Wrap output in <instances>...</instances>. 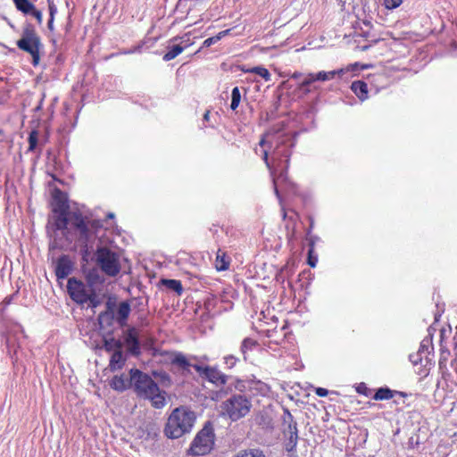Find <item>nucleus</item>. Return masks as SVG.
Returning <instances> with one entry per match:
<instances>
[{
	"mask_svg": "<svg viewBox=\"0 0 457 457\" xmlns=\"http://www.w3.org/2000/svg\"><path fill=\"white\" fill-rule=\"evenodd\" d=\"M153 374L155 378L159 377L162 379V381H165V380L170 381V377L166 372H160V373L154 372Z\"/></svg>",
	"mask_w": 457,
	"mask_h": 457,
	"instance_id": "48",
	"label": "nucleus"
},
{
	"mask_svg": "<svg viewBox=\"0 0 457 457\" xmlns=\"http://www.w3.org/2000/svg\"><path fill=\"white\" fill-rule=\"evenodd\" d=\"M298 432L297 423L294 421L288 424H282V433L287 435L288 433Z\"/></svg>",
	"mask_w": 457,
	"mask_h": 457,
	"instance_id": "37",
	"label": "nucleus"
},
{
	"mask_svg": "<svg viewBox=\"0 0 457 457\" xmlns=\"http://www.w3.org/2000/svg\"><path fill=\"white\" fill-rule=\"evenodd\" d=\"M110 386L112 389L118 392H123L129 388H132V383L130 382V377L128 378L125 375L114 376Z\"/></svg>",
	"mask_w": 457,
	"mask_h": 457,
	"instance_id": "18",
	"label": "nucleus"
},
{
	"mask_svg": "<svg viewBox=\"0 0 457 457\" xmlns=\"http://www.w3.org/2000/svg\"><path fill=\"white\" fill-rule=\"evenodd\" d=\"M38 139V132L37 130H32L29 135V151H34L37 145Z\"/></svg>",
	"mask_w": 457,
	"mask_h": 457,
	"instance_id": "35",
	"label": "nucleus"
},
{
	"mask_svg": "<svg viewBox=\"0 0 457 457\" xmlns=\"http://www.w3.org/2000/svg\"><path fill=\"white\" fill-rule=\"evenodd\" d=\"M130 312L129 301L117 303L116 299L109 298L105 303V310L99 313L97 320L101 328L112 327L114 321L123 328L128 324Z\"/></svg>",
	"mask_w": 457,
	"mask_h": 457,
	"instance_id": "4",
	"label": "nucleus"
},
{
	"mask_svg": "<svg viewBox=\"0 0 457 457\" xmlns=\"http://www.w3.org/2000/svg\"><path fill=\"white\" fill-rule=\"evenodd\" d=\"M210 119V111H207L204 114V121H208Z\"/></svg>",
	"mask_w": 457,
	"mask_h": 457,
	"instance_id": "53",
	"label": "nucleus"
},
{
	"mask_svg": "<svg viewBox=\"0 0 457 457\" xmlns=\"http://www.w3.org/2000/svg\"><path fill=\"white\" fill-rule=\"evenodd\" d=\"M124 343L128 347V352L135 357H137L141 353L140 342L138 339V334L135 328H129L124 336Z\"/></svg>",
	"mask_w": 457,
	"mask_h": 457,
	"instance_id": "11",
	"label": "nucleus"
},
{
	"mask_svg": "<svg viewBox=\"0 0 457 457\" xmlns=\"http://www.w3.org/2000/svg\"><path fill=\"white\" fill-rule=\"evenodd\" d=\"M351 89L361 101L368 98V85L362 80H357L352 83Z\"/></svg>",
	"mask_w": 457,
	"mask_h": 457,
	"instance_id": "22",
	"label": "nucleus"
},
{
	"mask_svg": "<svg viewBox=\"0 0 457 457\" xmlns=\"http://www.w3.org/2000/svg\"><path fill=\"white\" fill-rule=\"evenodd\" d=\"M53 216L49 222L54 230L62 231V235L69 243L75 242L79 248L82 260L87 262L94 252L96 235L94 231L95 221L82 215L79 212H70L65 195L59 189L54 195L52 208Z\"/></svg>",
	"mask_w": 457,
	"mask_h": 457,
	"instance_id": "1",
	"label": "nucleus"
},
{
	"mask_svg": "<svg viewBox=\"0 0 457 457\" xmlns=\"http://www.w3.org/2000/svg\"><path fill=\"white\" fill-rule=\"evenodd\" d=\"M214 434L212 426L208 423L197 433L189 448V453L194 456L207 454L212 448Z\"/></svg>",
	"mask_w": 457,
	"mask_h": 457,
	"instance_id": "9",
	"label": "nucleus"
},
{
	"mask_svg": "<svg viewBox=\"0 0 457 457\" xmlns=\"http://www.w3.org/2000/svg\"><path fill=\"white\" fill-rule=\"evenodd\" d=\"M241 101V94L239 91V88L237 87H234L231 92V104L230 108L231 110L235 111Z\"/></svg>",
	"mask_w": 457,
	"mask_h": 457,
	"instance_id": "33",
	"label": "nucleus"
},
{
	"mask_svg": "<svg viewBox=\"0 0 457 457\" xmlns=\"http://www.w3.org/2000/svg\"><path fill=\"white\" fill-rule=\"evenodd\" d=\"M236 389L239 390L240 392H243L245 388V383L242 380H237L235 385Z\"/></svg>",
	"mask_w": 457,
	"mask_h": 457,
	"instance_id": "49",
	"label": "nucleus"
},
{
	"mask_svg": "<svg viewBox=\"0 0 457 457\" xmlns=\"http://www.w3.org/2000/svg\"><path fill=\"white\" fill-rule=\"evenodd\" d=\"M396 395H399L403 397L407 396V394L403 392L391 390L388 387H379L377 389L372 398L376 401L389 400Z\"/></svg>",
	"mask_w": 457,
	"mask_h": 457,
	"instance_id": "20",
	"label": "nucleus"
},
{
	"mask_svg": "<svg viewBox=\"0 0 457 457\" xmlns=\"http://www.w3.org/2000/svg\"><path fill=\"white\" fill-rule=\"evenodd\" d=\"M185 49V46L180 45H173L171 46H168V52L163 55L162 59L165 62H169L176 58L179 54H180Z\"/></svg>",
	"mask_w": 457,
	"mask_h": 457,
	"instance_id": "27",
	"label": "nucleus"
},
{
	"mask_svg": "<svg viewBox=\"0 0 457 457\" xmlns=\"http://www.w3.org/2000/svg\"><path fill=\"white\" fill-rule=\"evenodd\" d=\"M230 32V29H226V30H222L220 32H219L216 36L214 37H208L207 39H205L204 41V47H209L211 46L212 45L217 43L219 40H220L222 37H224L225 36H227L228 33Z\"/></svg>",
	"mask_w": 457,
	"mask_h": 457,
	"instance_id": "31",
	"label": "nucleus"
},
{
	"mask_svg": "<svg viewBox=\"0 0 457 457\" xmlns=\"http://www.w3.org/2000/svg\"><path fill=\"white\" fill-rule=\"evenodd\" d=\"M298 133L293 135H283L278 137L276 147L271 155V160L279 163L280 170L278 179H287V172L289 166V159L291 156V148L295 145V137Z\"/></svg>",
	"mask_w": 457,
	"mask_h": 457,
	"instance_id": "7",
	"label": "nucleus"
},
{
	"mask_svg": "<svg viewBox=\"0 0 457 457\" xmlns=\"http://www.w3.org/2000/svg\"><path fill=\"white\" fill-rule=\"evenodd\" d=\"M239 361V358L233 355V354H228L223 357V362L228 369L234 368L237 363Z\"/></svg>",
	"mask_w": 457,
	"mask_h": 457,
	"instance_id": "36",
	"label": "nucleus"
},
{
	"mask_svg": "<svg viewBox=\"0 0 457 457\" xmlns=\"http://www.w3.org/2000/svg\"><path fill=\"white\" fill-rule=\"evenodd\" d=\"M29 15L34 17L39 25L42 24L43 13L40 10L37 9L36 6L33 8V11H31Z\"/></svg>",
	"mask_w": 457,
	"mask_h": 457,
	"instance_id": "40",
	"label": "nucleus"
},
{
	"mask_svg": "<svg viewBox=\"0 0 457 457\" xmlns=\"http://www.w3.org/2000/svg\"><path fill=\"white\" fill-rule=\"evenodd\" d=\"M95 260L101 271L109 277H116L120 271V255L107 246H98Z\"/></svg>",
	"mask_w": 457,
	"mask_h": 457,
	"instance_id": "8",
	"label": "nucleus"
},
{
	"mask_svg": "<svg viewBox=\"0 0 457 457\" xmlns=\"http://www.w3.org/2000/svg\"><path fill=\"white\" fill-rule=\"evenodd\" d=\"M195 414L185 406L175 408L170 414L164 434L167 437L175 439L179 438L187 433H189L195 421Z\"/></svg>",
	"mask_w": 457,
	"mask_h": 457,
	"instance_id": "3",
	"label": "nucleus"
},
{
	"mask_svg": "<svg viewBox=\"0 0 457 457\" xmlns=\"http://www.w3.org/2000/svg\"><path fill=\"white\" fill-rule=\"evenodd\" d=\"M252 400L244 394H232L220 404L221 414L232 421L245 418L252 409Z\"/></svg>",
	"mask_w": 457,
	"mask_h": 457,
	"instance_id": "5",
	"label": "nucleus"
},
{
	"mask_svg": "<svg viewBox=\"0 0 457 457\" xmlns=\"http://www.w3.org/2000/svg\"><path fill=\"white\" fill-rule=\"evenodd\" d=\"M294 236H295V232H294V231H292L290 234H287V238H288L289 240H291V239L294 237Z\"/></svg>",
	"mask_w": 457,
	"mask_h": 457,
	"instance_id": "54",
	"label": "nucleus"
},
{
	"mask_svg": "<svg viewBox=\"0 0 457 457\" xmlns=\"http://www.w3.org/2000/svg\"><path fill=\"white\" fill-rule=\"evenodd\" d=\"M285 437V449L291 456L295 453L296 445L298 443V432L288 433L284 435Z\"/></svg>",
	"mask_w": 457,
	"mask_h": 457,
	"instance_id": "23",
	"label": "nucleus"
},
{
	"mask_svg": "<svg viewBox=\"0 0 457 457\" xmlns=\"http://www.w3.org/2000/svg\"><path fill=\"white\" fill-rule=\"evenodd\" d=\"M72 270L73 262L69 255L62 254L57 259L54 269L57 279L66 278L72 272Z\"/></svg>",
	"mask_w": 457,
	"mask_h": 457,
	"instance_id": "12",
	"label": "nucleus"
},
{
	"mask_svg": "<svg viewBox=\"0 0 457 457\" xmlns=\"http://www.w3.org/2000/svg\"><path fill=\"white\" fill-rule=\"evenodd\" d=\"M265 144H266V141L262 138V139L260 141V145H261L262 147H263Z\"/></svg>",
	"mask_w": 457,
	"mask_h": 457,
	"instance_id": "55",
	"label": "nucleus"
},
{
	"mask_svg": "<svg viewBox=\"0 0 457 457\" xmlns=\"http://www.w3.org/2000/svg\"><path fill=\"white\" fill-rule=\"evenodd\" d=\"M306 74H303L302 72H299V71H295L294 72L292 75H291V79H295L296 81V83H298L299 81H301L303 77L305 76Z\"/></svg>",
	"mask_w": 457,
	"mask_h": 457,
	"instance_id": "47",
	"label": "nucleus"
},
{
	"mask_svg": "<svg viewBox=\"0 0 457 457\" xmlns=\"http://www.w3.org/2000/svg\"><path fill=\"white\" fill-rule=\"evenodd\" d=\"M248 71L261 76L262 79H265V81H270L271 79V74L266 68L262 66L253 67L250 69Z\"/></svg>",
	"mask_w": 457,
	"mask_h": 457,
	"instance_id": "32",
	"label": "nucleus"
},
{
	"mask_svg": "<svg viewBox=\"0 0 457 457\" xmlns=\"http://www.w3.org/2000/svg\"><path fill=\"white\" fill-rule=\"evenodd\" d=\"M258 345V342L251 337H245L240 345V353L243 355L244 361H247L248 359V352L253 351L254 347Z\"/></svg>",
	"mask_w": 457,
	"mask_h": 457,
	"instance_id": "25",
	"label": "nucleus"
},
{
	"mask_svg": "<svg viewBox=\"0 0 457 457\" xmlns=\"http://www.w3.org/2000/svg\"><path fill=\"white\" fill-rule=\"evenodd\" d=\"M54 19L49 18L48 22H47V28L51 32H53L54 30Z\"/></svg>",
	"mask_w": 457,
	"mask_h": 457,
	"instance_id": "51",
	"label": "nucleus"
},
{
	"mask_svg": "<svg viewBox=\"0 0 457 457\" xmlns=\"http://www.w3.org/2000/svg\"><path fill=\"white\" fill-rule=\"evenodd\" d=\"M345 73V69H339L331 71H319L317 73H310V76L314 83L316 81L331 80L336 77V75L342 76Z\"/></svg>",
	"mask_w": 457,
	"mask_h": 457,
	"instance_id": "19",
	"label": "nucleus"
},
{
	"mask_svg": "<svg viewBox=\"0 0 457 457\" xmlns=\"http://www.w3.org/2000/svg\"><path fill=\"white\" fill-rule=\"evenodd\" d=\"M409 360L413 365H418L421 362L422 357L421 354L417 352L416 353L410 354Z\"/></svg>",
	"mask_w": 457,
	"mask_h": 457,
	"instance_id": "43",
	"label": "nucleus"
},
{
	"mask_svg": "<svg viewBox=\"0 0 457 457\" xmlns=\"http://www.w3.org/2000/svg\"><path fill=\"white\" fill-rule=\"evenodd\" d=\"M310 245H311V249L309 250V258H308V264L311 266V267H315L316 266V263H317V259L316 258H312V247H313V241L311 239L310 241Z\"/></svg>",
	"mask_w": 457,
	"mask_h": 457,
	"instance_id": "44",
	"label": "nucleus"
},
{
	"mask_svg": "<svg viewBox=\"0 0 457 457\" xmlns=\"http://www.w3.org/2000/svg\"><path fill=\"white\" fill-rule=\"evenodd\" d=\"M228 376L223 374L220 370H219L215 367H210L206 370V374L204 378L207 379L211 383L215 384L216 386H222L227 383Z\"/></svg>",
	"mask_w": 457,
	"mask_h": 457,
	"instance_id": "17",
	"label": "nucleus"
},
{
	"mask_svg": "<svg viewBox=\"0 0 457 457\" xmlns=\"http://www.w3.org/2000/svg\"><path fill=\"white\" fill-rule=\"evenodd\" d=\"M129 374L132 388L138 397L150 400L152 406L156 409L165 406V392L160 390L157 383L148 374L138 369H131Z\"/></svg>",
	"mask_w": 457,
	"mask_h": 457,
	"instance_id": "2",
	"label": "nucleus"
},
{
	"mask_svg": "<svg viewBox=\"0 0 457 457\" xmlns=\"http://www.w3.org/2000/svg\"><path fill=\"white\" fill-rule=\"evenodd\" d=\"M71 28V16H69L68 22L65 25V32L68 33L70 31Z\"/></svg>",
	"mask_w": 457,
	"mask_h": 457,
	"instance_id": "52",
	"label": "nucleus"
},
{
	"mask_svg": "<svg viewBox=\"0 0 457 457\" xmlns=\"http://www.w3.org/2000/svg\"><path fill=\"white\" fill-rule=\"evenodd\" d=\"M250 388L256 390L262 395H266L270 392V386L261 380H252Z\"/></svg>",
	"mask_w": 457,
	"mask_h": 457,
	"instance_id": "29",
	"label": "nucleus"
},
{
	"mask_svg": "<svg viewBox=\"0 0 457 457\" xmlns=\"http://www.w3.org/2000/svg\"><path fill=\"white\" fill-rule=\"evenodd\" d=\"M262 160L264 161L267 168L269 169L270 175L272 176L273 184H274V191L278 199H280L279 191L278 189V181H285L286 179H278V176L276 175L277 171L280 170L279 163L273 162H272L269 159V153L267 149H263L262 152Z\"/></svg>",
	"mask_w": 457,
	"mask_h": 457,
	"instance_id": "14",
	"label": "nucleus"
},
{
	"mask_svg": "<svg viewBox=\"0 0 457 457\" xmlns=\"http://www.w3.org/2000/svg\"><path fill=\"white\" fill-rule=\"evenodd\" d=\"M68 291L71 297L77 303H87V294L89 289L87 286L76 278H71L68 280L67 285Z\"/></svg>",
	"mask_w": 457,
	"mask_h": 457,
	"instance_id": "10",
	"label": "nucleus"
},
{
	"mask_svg": "<svg viewBox=\"0 0 457 457\" xmlns=\"http://www.w3.org/2000/svg\"><path fill=\"white\" fill-rule=\"evenodd\" d=\"M220 262H221L222 263L220 264V266H218V267H217V269H218L219 270H227V269L228 268V262H225L223 261V259H220Z\"/></svg>",
	"mask_w": 457,
	"mask_h": 457,
	"instance_id": "50",
	"label": "nucleus"
},
{
	"mask_svg": "<svg viewBox=\"0 0 457 457\" xmlns=\"http://www.w3.org/2000/svg\"><path fill=\"white\" fill-rule=\"evenodd\" d=\"M233 457H265V455L260 449H249L239 451Z\"/></svg>",
	"mask_w": 457,
	"mask_h": 457,
	"instance_id": "30",
	"label": "nucleus"
},
{
	"mask_svg": "<svg viewBox=\"0 0 457 457\" xmlns=\"http://www.w3.org/2000/svg\"><path fill=\"white\" fill-rule=\"evenodd\" d=\"M19 49L29 54L32 57V65L37 66L40 62V54L44 49L40 37L31 23H26L22 29L21 38L16 43Z\"/></svg>",
	"mask_w": 457,
	"mask_h": 457,
	"instance_id": "6",
	"label": "nucleus"
},
{
	"mask_svg": "<svg viewBox=\"0 0 457 457\" xmlns=\"http://www.w3.org/2000/svg\"><path fill=\"white\" fill-rule=\"evenodd\" d=\"M126 359L123 356L122 349H117L111 356L109 368L112 371L120 370L125 364Z\"/></svg>",
	"mask_w": 457,
	"mask_h": 457,
	"instance_id": "21",
	"label": "nucleus"
},
{
	"mask_svg": "<svg viewBox=\"0 0 457 457\" xmlns=\"http://www.w3.org/2000/svg\"><path fill=\"white\" fill-rule=\"evenodd\" d=\"M315 394L320 397H325L328 395V391L323 387H317L315 388Z\"/></svg>",
	"mask_w": 457,
	"mask_h": 457,
	"instance_id": "46",
	"label": "nucleus"
},
{
	"mask_svg": "<svg viewBox=\"0 0 457 457\" xmlns=\"http://www.w3.org/2000/svg\"><path fill=\"white\" fill-rule=\"evenodd\" d=\"M13 4L18 11L22 12L24 15L29 14L33 8L34 4L29 0H12Z\"/></svg>",
	"mask_w": 457,
	"mask_h": 457,
	"instance_id": "26",
	"label": "nucleus"
},
{
	"mask_svg": "<svg viewBox=\"0 0 457 457\" xmlns=\"http://www.w3.org/2000/svg\"><path fill=\"white\" fill-rule=\"evenodd\" d=\"M313 84L314 83L310 76V73H307L303 79L296 84L295 93L298 97H304L317 88Z\"/></svg>",
	"mask_w": 457,
	"mask_h": 457,
	"instance_id": "16",
	"label": "nucleus"
},
{
	"mask_svg": "<svg viewBox=\"0 0 457 457\" xmlns=\"http://www.w3.org/2000/svg\"><path fill=\"white\" fill-rule=\"evenodd\" d=\"M282 216H283V219L287 218V212L285 211V209H282Z\"/></svg>",
	"mask_w": 457,
	"mask_h": 457,
	"instance_id": "56",
	"label": "nucleus"
},
{
	"mask_svg": "<svg viewBox=\"0 0 457 457\" xmlns=\"http://www.w3.org/2000/svg\"><path fill=\"white\" fill-rule=\"evenodd\" d=\"M48 10H49V18L54 19L57 13V7L54 4L53 0H47Z\"/></svg>",
	"mask_w": 457,
	"mask_h": 457,
	"instance_id": "41",
	"label": "nucleus"
},
{
	"mask_svg": "<svg viewBox=\"0 0 457 457\" xmlns=\"http://www.w3.org/2000/svg\"><path fill=\"white\" fill-rule=\"evenodd\" d=\"M85 272L86 281L89 290H96V288L104 283V278L101 275L97 268L89 269Z\"/></svg>",
	"mask_w": 457,
	"mask_h": 457,
	"instance_id": "15",
	"label": "nucleus"
},
{
	"mask_svg": "<svg viewBox=\"0 0 457 457\" xmlns=\"http://www.w3.org/2000/svg\"><path fill=\"white\" fill-rule=\"evenodd\" d=\"M170 364L178 369L183 376H188L191 372L192 363L180 352L174 353L170 359Z\"/></svg>",
	"mask_w": 457,
	"mask_h": 457,
	"instance_id": "13",
	"label": "nucleus"
},
{
	"mask_svg": "<svg viewBox=\"0 0 457 457\" xmlns=\"http://www.w3.org/2000/svg\"><path fill=\"white\" fill-rule=\"evenodd\" d=\"M193 369L195 370V371L198 372V374L200 375V377L202 378H204L205 374H206V370H208L209 366H202V365H199V364H193L192 363V367Z\"/></svg>",
	"mask_w": 457,
	"mask_h": 457,
	"instance_id": "42",
	"label": "nucleus"
},
{
	"mask_svg": "<svg viewBox=\"0 0 457 457\" xmlns=\"http://www.w3.org/2000/svg\"><path fill=\"white\" fill-rule=\"evenodd\" d=\"M87 297H88L87 302L89 303H88L89 307L96 308L98 305H100L101 300L96 295L95 289L94 290H89V292L87 294Z\"/></svg>",
	"mask_w": 457,
	"mask_h": 457,
	"instance_id": "34",
	"label": "nucleus"
},
{
	"mask_svg": "<svg viewBox=\"0 0 457 457\" xmlns=\"http://www.w3.org/2000/svg\"><path fill=\"white\" fill-rule=\"evenodd\" d=\"M403 4V0H383V4L388 10L399 7Z\"/></svg>",
	"mask_w": 457,
	"mask_h": 457,
	"instance_id": "38",
	"label": "nucleus"
},
{
	"mask_svg": "<svg viewBox=\"0 0 457 457\" xmlns=\"http://www.w3.org/2000/svg\"><path fill=\"white\" fill-rule=\"evenodd\" d=\"M295 421L292 413L287 408L283 409L282 424H288Z\"/></svg>",
	"mask_w": 457,
	"mask_h": 457,
	"instance_id": "39",
	"label": "nucleus"
},
{
	"mask_svg": "<svg viewBox=\"0 0 457 457\" xmlns=\"http://www.w3.org/2000/svg\"><path fill=\"white\" fill-rule=\"evenodd\" d=\"M103 348L108 352H114L117 349H122L123 344L120 340L114 338L113 337H108L107 336H104L103 338Z\"/></svg>",
	"mask_w": 457,
	"mask_h": 457,
	"instance_id": "24",
	"label": "nucleus"
},
{
	"mask_svg": "<svg viewBox=\"0 0 457 457\" xmlns=\"http://www.w3.org/2000/svg\"><path fill=\"white\" fill-rule=\"evenodd\" d=\"M428 349H429L428 342V341L423 340V341L421 342V344H420V349H419V351H418V352H419L420 354H421L422 353H425V352L429 353Z\"/></svg>",
	"mask_w": 457,
	"mask_h": 457,
	"instance_id": "45",
	"label": "nucleus"
},
{
	"mask_svg": "<svg viewBox=\"0 0 457 457\" xmlns=\"http://www.w3.org/2000/svg\"><path fill=\"white\" fill-rule=\"evenodd\" d=\"M162 283L168 289L176 292L178 295H181L183 291L182 284L179 280L176 279H162Z\"/></svg>",
	"mask_w": 457,
	"mask_h": 457,
	"instance_id": "28",
	"label": "nucleus"
}]
</instances>
